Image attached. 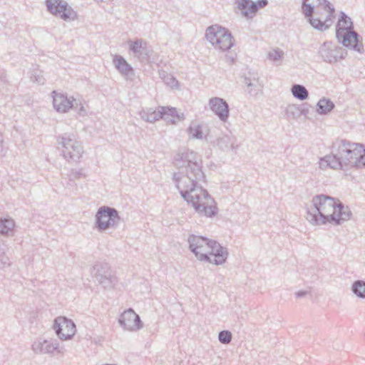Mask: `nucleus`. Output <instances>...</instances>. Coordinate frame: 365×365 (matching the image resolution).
I'll list each match as a JSON object with an SVG mask.
<instances>
[{
  "instance_id": "20",
  "label": "nucleus",
  "mask_w": 365,
  "mask_h": 365,
  "mask_svg": "<svg viewBox=\"0 0 365 365\" xmlns=\"http://www.w3.org/2000/svg\"><path fill=\"white\" fill-rule=\"evenodd\" d=\"M210 109L222 122H226L230 115L228 103L222 98L215 97L209 101Z\"/></svg>"
},
{
  "instance_id": "9",
  "label": "nucleus",
  "mask_w": 365,
  "mask_h": 365,
  "mask_svg": "<svg viewBox=\"0 0 365 365\" xmlns=\"http://www.w3.org/2000/svg\"><path fill=\"white\" fill-rule=\"evenodd\" d=\"M91 274L95 281L104 289H110L118 283V278L115 272L108 263L97 262L91 269Z\"/></svg>"
},
{
  "instance_id": "12",
  "label": "nucleus",
  "mask_w": 365,
  "mask_h": 365,
  "mask_svg": "<svg viewBox=\"0 0 365 365\" xmlns=\"http://www.w3.org/2000/svg\"><path fill=\"white\" fill-rule=\"evenodd\" d=\"M53 106L54 109L59 113H66L71 108L78 110L79 113L85 114L86 110L81 103L73 97L68 98L64 94L57 93L53 91L52 92Z\"/></svg>"
},
{
  "instance_id": "41",
  "label": "nucleus",
  "mask_w": 365,
  "mask_h": 365,
  "mask_svg": "<svg viewBox=\"0 0 365 365\" xmlns=\"http://www.w3.org/2000/svg\"><path fill=\"white\" fill-rule=\"evenodd\" d=\"M255 6L257 7V10L261 8L265 7L268 4L267 0H258L255 2Z\"/></svg>"
},
{
  "instance_id": "17",
  "label": "nucleus",
  "mask_w": 365,
  "mask_h": 365,
  "mask_svg": "<svg viewBox=\"0 0 365 365\" xmlns=\"http://www.w3.org/2000/svg\"><path fill=\"white\" fill-rule=\"evenodd\" d=\"M130 51L138 58L140 62H148L153 50L145 41L142 39H136L135 41H129L128 42Z\"/></svg>"
},
{
  "instance_id": "42",
  "label": "nucleus",
  "mask_w": 365,
  "mask_h": 365,
  "mask_svg": "<svg viewBox=\"0 0 365 365\" xmlns=\"http://www.w3.org/2000/svg\"><path fill=\"white\" fill-rule=\"evenodd\" d=\"M307 293L308 292L307 291H299L295 293V295L297 298H301V297L306 296L307 294Z\"/></svg>"
},
{
  "instance_id": "26",
  "label": "nucleus",
  "mask_w": 365,
  "mask_h": 365,
  "mask_svg": "<svg viewBox=\"0 0 365 365\" xmlns=\"http://www.w3.org/2000/svg\"><path fill=\"white\" fill-rule=\"evenodd\" d=\"M291 91L293 96L300 101H304L309 96V92L307 89L302 85H293Z\"/></svg>"
},
{
  "instance_id": "23",
  "label": "nucleus",
  "mask_w": 365,
  "mask_h": 365,
  "mask_svg": "<svg viewBox=\"0 0 365 365\" xmlns=\"http://www.w3.org/2000/svg\"><path fill=\"white\" fill-rule=\"evenodd\" d=\"M160 113L162 115L161 119H163L168 122H171L173 123H175L176 120L183 119V113L179 115L177 109L173 107H165L160 106Z\"/></svg>"
},
{
  "instance_id": "3",
  "label": "nucleus",
  "mask_w": 365,
  "mask_h": 365,
  "mask_svg": "<svg viewBox=\"0 0 365 365\" xmlns=\"http://www.w3.org/2000/svg\"><path fill=\"white\" fill-rule=\"evenodd\" d=\"M312 207L307 211V220L314 225L332 223L339 225L349 220L352 212L338 199L327 195H317L312 198Z\"/></svg>"
},
{
  "instance_id": "16",
  "label": "nucleus",
  "mask_w": 365,
  "mask_h": 365,
  "mask_svg": "<svg viewBox=\"0 0 365 365\" xmlns=\"http://www.w3.org/2000/svg\"><path fill=\"white\" fill-rule=\"evenodd\" d=\"M207 255L210 256V259L203 260L202 262L221 265L226 262L228 257V251L226 247L221 246L217 241L212 240L210 242Z\"/></svg>"
},
{
  "instance_id": "30",
  "label": "nucleus",
  "mask_w": 365,
  "mask_h": 365,
  "mask_svg": "<svg viewBox=\"0 0 365 365\" xmlns=\"http://www.w3.org/2000/svg\"><path fill=\"white\" fill-rule=\"evenodd\" d=\"M286 114L289 119H297L300 117L299 106L289 105L286 110Z\"/></svg>"
},
{
  "instance_id": "6",
  "label": "nucleus",
  "mask_w": 365,
  "mask_h": 365,
  "mask_svg": "<svg viewBox=\"0 0 365 365\" xmlns=\"http://www.w3.org/2000/svg\"><path fill=\"white\" fill-rule=\"evenodd\" d=\"M58 149L68 163L79 162L83 153V148L72 133H65L56 137Z\"/></svg>"
},
{
  "instance_id": "37",
  "label": "nucleus",
  "mask_w": 365,
  "mask_h": 365,
  "mask_svg": "<svg viewBox=\"0 0 365 365\" xmlns=\"http://www.w3.org/2000/svg\"><path fill=\"white\" fill-rule=\"evenodd\" d=\"M283 56L284 52L279 48L274 49L268 53V58L273 61L281 60L283 58Z\"/></svg>"
},
{
  "instance_id": "27",
  "label": "nucleus",
  "mask_w": 365,
  "mask_h": 365,
  "mask_svg": "<svg viewBox=\"0 0 365 365\" xmlns=\"http://www.w3.org/2000/svg\"><path fill=\"white\" fill-rule=\"evenodd\" d=\"M351 290L354 294L359 298L365 299V282L362 280L355 281L351 287Z\"/></svg>"
},
{
  "instance_id": "19",
  "label": "nucleus",
  "mask_w": 365,
  "mask_h": 365,
  "mask_svg": "<svg viewBox=\"0 0 365 365\" xmlns=\"http://www.w3.org/2000/svg\"><path fill=\"white\" fill-rule=\"evenodd\" d=\"M32 350L36 354H53L54 351L62 353L63 351L56 339H43L34 341L32 344Z\"/></svg>"
},
{
  "instance_id": "36",
  "label": "nucleus",
  "mask_w": 365,
  "mask_h": 365,
  "mask_svg": "<svg viewBox=\"0 0 365 365\" xmlns=\"http://www.w3.org/2000/svg\"><path fill=\"white\" fill-rule=\"evenodd\" d=\"M218 339L220 343L227 344L232 340V333L227 330L221 331L218 334Z\"/></svg>"
},
{
  "instance_id": "18",
  "label": "nucleus",
  "mask_w": 365,
  "mask_h": 365,
  "mask_svg": "<svg viewBox=\"0 0 365 365\" xmlns=\"http://www.w3.org/2000/svg\"><path fill=\"white\" fill-rule=\"evenodd\" d=\"M216 146L223 152H233L237 153V150L240 146L237 137L231 132L223 133L216 139Z\"/></svg>"
},
{
  "instance_id": "25",
  "label": "nucleus",
  "mask_w": 365,
  "mask_h": 365,
  "mask_svg": "<svg viewBox=\"0 0 365 365\" xmlns=\"http://www.w3.org/2000/svg\"><path fill=\"white\" fill-rule=\"evenodd\" d=\"M139 114L143 120L148 123H155L162 118L159 108H158V110H153L151 108L143 110Z\"/></svg>"
},
{
  "instance_id": "38",
  "label": "nucleus",
  "mask_w": 365,
  "mask_h": 365,
  "mask_svg": "<svg viewBox=\"0 0 365 365\" xmlns=\"http://www.w3.org/2000/svg\"><path fill=\"white\" fill-rule=\"evenodd\" d=\"M236 58H237V55L235 53H229L226 55V61L230 64L234 63Z\"/></svg>"
},
{
  "instance_id": "39",
  "label": "nucleus",
  "mask_w": 365,
  "mask_h": 365,
  "mask_svg": "<svg viewBox=\"0 0 365 365\" xmlns=\"http://www.w3.org/2000/svg\"><path fill=\"white\" fill-rule=\"evenodd\" d=\"M168 81L166 83L169 85L171 88H175L178 86V81L173 76H170L168 78Z\"/></svg>"
},
{
  "instance_id": "32",
  "label": "nucleus",
  "mask_w": 365,
  "mask_h": 365,
  "mask_svg": "<svg viewBox=\"0 0 365 365\" xmlns=\"http://www.w3.org/2000/svg\"><path fill=\"white\" fill-rule=\"evenodd\" d=\"M68 178L70 182H75L76 180L85 178L86 175L83 169L74 170L71 169L67 174Z\"/></svg>"
},
{
  "instance_id": "4",
  "label": "nucleus",
  "mask_w": 365,
  "mask_h": 365,
  "mask_svg": "<svg viewBox=\"0 0 365 365\" xmlns=\"http://www.w3.org/2000/svg\"><path fill=\"white\" fill-rule=\"evenodd\" d=\"M302 10L311 26L319 31L329 29L335 17V9L327 0H302Z\"/></svg>"
},
{
  "instance_id": "29",
  "label": "nucleus",
  "mask_w": 365,
  "mask_h": 365,
  "mask_svg": "<svg viewBox=\"0 0 365 365\" xmlns=\"http://www.w3.org/2000/svg\"><path fill=\"white\" fill-rule=\"evenodd\" d=\"M14 227V222L10 219H0V233L6 235L11 231Z\"/></svg>"
},
{
  "instance_id": "11",
  "label": "nucleus",
  "mask_w": 365,
  "mask_h": 365,
  "mask_svg": "<svg viewBox=\"0 0 365 365\" xmlns=\"http://www.w3.org/2000/svg\"><path fill=\"white\" fill-rule=\"evenodd\" d=\"M347 52L342 48L334 45L331 41H325L319 47L318 55L321 59L329 63H334L344 59Z\"/></svg>"
},
{
  "instance_id": "40",
  "label": "nucleus",
  "mask_w": 365,
  "mask_h": 365,
  "mask_svg": "<svg viewBox=\"0 0 365 365\" xmlns=\"http://www.w3.org/2000/svg\"><path fill=\"white\" fill-rule=\"evenodd\" d=\"M309 108L306 105H302L299 106V112H300V116L301 115H307L309 113Z\"/></svg>"
},
{
  "instance_id": "33",
  "label": "nucleus",
  "mask_w": 365,
  "mask_h": 365,
  "mask_svg": "<svg viewBox=\"0 0 365 365\" xmlns=\"http://www.w3.org/2000/svg\"><path fill=\"white\" fill-rule=\"evenodd\" d=\"M31 80L39 85H43L45 83V78L43 76V72L38 69H35L32 71L31 75Z\"/></svg>"
},
{
  "instance_id": "5",
  "label": "nucleus",
  "mask_w": 365,
  "mask_h": 365,
  "mask_svg": "<svg viewBox=\"0 0 365 365\" xmlns=\"http://www.w3.org/2000/svg\"><path fill=\"white\" fill-rule=\"evenodd\" d=\"M336 37L338 41L346 48H350L359 53L364 51L361 36L354 31L351 19L344 12H340V16L336 24Z\"/></svg>"
},
{
  "instance_id": "10",
  "label": "nucleus",
  "mask_w": 365,
  "mask_h": 365,
  "mask_svg": "<svg viewBox=\"0 0 365 365\" xmlns=\"http://www.w3.org/2000/svg\"><path fill=\"white\" fill-rule=\"evenodd\" d=\"M47 10L53 16L64 21H73L77 19V13L66 1L63 0H46Z\"/></svg>"
},
{
  "instance_id": "8",
  "label": "nucleus",
  "mask_w": 365,
  "mask_h": 365,
  "mask_svg": "<svg viewBox=\"0 0 365 365\" xmlns=\"http://www.w3.org/2000/svg\"><path fill=\"white\" fill-rule=\"evenodd\" d=\"M121 221L118 211L111 207L101 206L95 215V227L98 232L116 229Z\"/></svg>"
},
{
  "instance_id": "15",
  "label": "nucleus",
  "mask_w": 365,
  "mask_h": 365,
  "mask_svg": "<svg viewBox=\"0 0 365 365\" xmlns=\"http://www.w3.org/2000/svg\"><path fill=\"white\" fill-rule=\"evenodd\" d=\"M53 328L61 340L71 339L76 333V325L71 319L58 317L54 321Z\"/></svg>"
},
{
  "instance_id": "34",
  "label": "nucleus",
  "mask_w": 365,
  "mask_h": 365,
  "mask_svg": "<svg viewBox=\"0 0 365 365\" xmlns=\"http://www.w3.org/2000/svg\"><path fill=\"white\" fill-rule=\"evenodd\" d=\"M249 81L252 83H263L260 80L259 74L256 72H249L248 75L245 77V84H248Z\"/></svg>"
},
{
  "instance_id": "22",
  "label": "nucleus",
  "mask_w": 365,
  "mask_h": 365,
  "mask_svg": "<svg viewBox=\"0 0 365 365\" xmlns=\"http://www.w3.org/2000/svg\"><path fill=\"white\" fill-rule=\"evenodd\" d=\"M235 4L242 14L247 18H252L257 11V7L251 0H235Z\"/></svg>"
},
{
  "instance_id": "7",
  "label": "nucleus",
  "mask_w": 365,
  "mask_h": 365,
  "mask_svg": "<svg viewBox=\"0 0 365 365\" xmlns=\"http://www.w3.org/2000/svg\"><path fill=\"white\" fill-rule=\"evenodd\" d=\"M205 37L215 48L221 51L229 50L235 43L231 33L218 25L209 26L206 30Z\"/></svg>"
},
{
  "instance_id": "14",
  "label": "nucleus",
  "mask_w": 365,
  "mask_h": 365,
  "mask_svg": "<svg viewBox=\"0 0 365 365\" xmlns=\"http://www.w3.org/2000/svg\"><path fill=\"white\" fill-rule=\"evenodd\" d=\"M120 326L129 331H136L143 328L140 317L131 308L124 311L118 318Z\"/></svg>"
},
{
  "instance_id": "28",
  "label": "nucleus",
  "mask_w": 365,
  "mask_h": 365,
  "mask_svg": "<svg viewBox=\"0 0 365 365\" xmlns=\"http://www.w3.org/2000/svg\"><path fill=\"white\" fill-rule=\"evenodd\" d=\"M247 86L246 92L251 96H257L262 93L263 83H252L249 81Z\"/></svg>"
},
{
  "instance_id": "35",
  "label": "nucleus",
  "mask_w": 365,
  "mask_h": 365,
  "mask_svg": "<svg viewBox=\"0 0 365 365\" xmlns=\"http://www.w3.org/2000/svg\"><path fill=\"white\" fill-rule=\"evenodd\" d=\"M188 133L193 138L196 139H202L203 134L202 131V128L200 125H196V126H190L188 128Z\"/></svg>"
},
{
  "instance_id": "31",
  "label": "nucleus",
  "mask_w": 365,
  "mask_h": 365,
  "mask_svg": "<svg viewBox=\"0 0 365 365\" xmlns=\"http://www.w3.org/2000/svg\"><path fill=\"white\" fill-rule=\"evenodd\" d=\"M5 245L0 243V269H4L10 265V260L6 255Z\"/></svg>"
},
{
  "instance_id": "43",
  "label": "nucleus",
  "mask_w": 365,
  "mask_h": 365,
  "mask_svg": "<svg viewBox=\"0 0 365 365\" xmlns=\"http://www.w3.org/2000/svg\"><path fill=\"white\" fill-rule=\"evenodd\" d=\"M3 139H2V137L1 135H0V157L4 155L3 153Z\"/></svg>"
},
{
  "instance_id": "21",
  "label": "nucleus",
  "mask_w": 365,
  "mask_h": 365,
  "mask_svg": "<svg viewBox=\"0 0 365 365\" xmlns=\"http://www.w3.org/2000/svg\"><path fill=\"white\" fill-rule=\"evenodd\" d=\"M113 63L116 70L126 81H133L135 78L133 68L120 55L115 54L113 58Z\"/></svg>"
},
{
  "instance_id": "2",
  "label": "nucleus",
  "mask_w": 365,
  "mask_h": 365,
  "mask_svg": "<svg viewBox=\"0 0 365 365\" xmlns=\"http://www.w3.org/2000/svg\"><path fill=\"white\" fill-rule=\"evenodd\" d=\"M319 167L341 170L352 168H365L364 145L347 140H337L332 144L331 153L320 158Z\"/></svg>"
},
{
  "instance_id": "1",
  "label": "nucleus",
  "mask_w": 365,
  "mask_h": 365,
  "mask_svg": "<svg viewBox=\"0 0 365 365\" xmlns=\"http://www.w3.org/2000/svg\"><path fill=\"white\" fill-rule=\"evenodd\" d=\"M178 172L173 175V180L181 197L190 204L201 216L212 217L217 214L218 208L215 200L204 189L205 182L202 161L193 151L185 150L177 153L173 159Z\"/></svg>"
},
{
  "instance_id": "13",
  "label": "nucleus",
  "mask_w": 365,
  "mask_h": 365,
  "mask_svg": "<svg viewBox=\"0 0 365 365\" xmlns=\"http://www.w3.org/2000/svg\"><path fill=\"white\" fill-rule=\"evenodd\" d=\"M212 240L200 235H190L187 238L190 250L195 255L200 261L209 260L207 255L210 242Z\"/></svg>"
},
{
  "instance_id": "24",
  "label": "nucleus",
  "mask_w": 365,
  "mask_h": 365,
  "mask_svg": "<svg viewBox=\"0 0 365 365\" xmlns=\"http://www.w3.org/2000/svg\"><path fill=\"white\" fill-rule=\"evenodd\" d=\"M317 113L320 115L329 113L335 107L334 103L329 98H322L317 104Z\"/></svg>"
}]
</instances>
